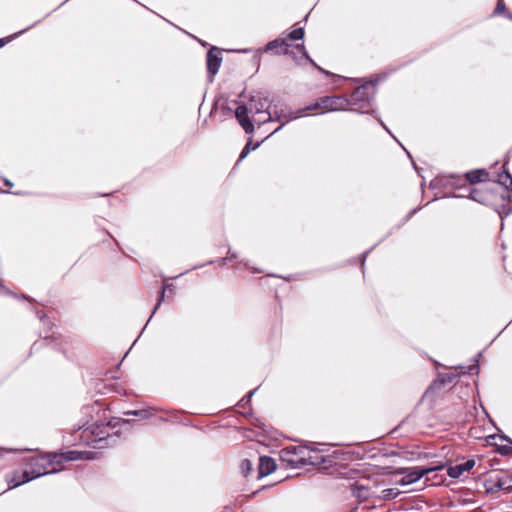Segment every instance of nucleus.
Instances as JSON below:
<instances>
[{"instance_id":"7ed1b4c3","label":"nucleus","mask_w":512,"mask_h":512,"mask_svg":"<svg viewBox=\"0 0 512 512\" xmlns=\"http://www.w3.org/2000/svg\"><path fill=\"white\" fill-rule=\"evenodd\" d=\"M58 454H49L32 457L29 465L31 466L32 477L37 478L45 474L55 473L60 470L57 464Z\"/></svg>"},{"instance_id":"a211bd4d","label":"nucleus","mask_w":512,"mask_h":512,"mask_svg":"<svg viewBox=\"0 0 512 512\" xmlns=\"http://www.w3.org/2000/svg\"><path fill=\"white\" fill-rule=\"evenodd\" d=\"M504 9H505V5H504L503 0H499L497 3V6H496L495 12L500 13V12L504 11Z\"/></svg>"},{"instance_id":"4468645a","label":"nucleus","mask_w":512,"mask_h":512,"mask_svg":"<svg viewBox=\"0 0 512 512\" xmlns=\"http://www.w3.org/2000/svg\"><path fill=\"white\" fill-rule=\"evenodd\" d=\"M304 37V29L303 28H297L291 31L288 35V38L290 40H300Z\"/></svg>"},{"instance_id":"dca6fc26","label":"nucleus","mask_w":512,"mask_h":512,"mask_svg":"<svg viewBox=\"0 0 512 512\" xmlns=\"http://www.w3.org/2000/svg\"><path fill=\"white\" fill-rule=\"evenodd\" d=\"M507 180L510 181L509 189L512 190V178H511V176L508 173H504V174L499 176V182L501 184L505 185V186H507V183H506Z\"/></svg>"},{"instance_id":"cd10ccee","label":"nucleus","mask_w":512,"mask_h":512,"mask_svg":"<svg viewBox=\"0 0 512 512\" xmlns=\"http://www.w3.org/2000/svg\"><path fill=\"white\" fill-rule=\"evenodd\" d=\"M381 125H382V127H383L384 129H386V130L388 131V129L386 128L385 124L381 123Z\"/></svg>"},{"instance_id":"aec40b11","label":"nucleus","mask_w":512,"mask_h":512,"mask_svg":"<svg viewBox=\"0 0 512 512\" xmlns=\"http://www.w3.org/2000/svg\"><path fill=\"white\" fill-rule=\"evenodd\" d=\"M250 153V151H248V149H243L241 154H240V160L241 159H244L248 154Z\"/></svg>"},{"instance_id":"6ab92c4d","label":"nucleus","mask_w":512,"mask_h":512,"mask_svg":"<svg viewBox=\"0 0 512 512\" xmlns=\"http://www.w3.org/2000/svg\"><path fill=\"white\" fill-rule=\"evenodd\" d=\"M164 293H165V290L163 289V290L161 291L160 298H159V300H158V302H157V304H156V306H155V308H154L153 313H155V311H156V310H157V308L159 307V305H160V303H161V301H162V299H163V297H164Z\"/></svg>"},{"instance_id":"f8f14e48","label":"nucleus","mask_w":512,"mask_h":512,"mask_svg":"<svg viewBox=\"0 0 512 512\" xmlns=\"http://www.w3.org/2000/svg\"><path fill=\"white\" fill-rule=\"evenodd\" d=\"M487 177L488 173L485 170H474L466 174V178L471 184L481 182Z\"/></svg>"},{"instance_id":"f03ea898","label":"nucleus","mask_w":512,"mask_h":512,"mask_svg":"<svg viewBox=\"0 0 512 512\" xmlns=\"http://www.w3.org/2000/svg\"><path fill=\"white\" fill-rule=\"evenodd\" d=\"M347 101L341 97L336 96H325L317 99L315 102L310 105L299 109L295 112H291L289 116L286 118V122L291 120L316 113H325L330 111L342 110L345 108Z\"/></svg>"},{"instance_id":"ddd939ff","label":"nucleus","mask_w":512,"mask_h":512,"mask_svg":"<svg viewBox=\"0 0 512 512\" xmlns=\"http://www.w3.org/2000/svg\"><path fill=\"white\" fill-rule=\"evenodd\" d=\"M502 199L507 201V204L503 206L502 210L499 211L501 217L503 214L507 215L512 212V204L509 193L505 192V194L502 195Z\"/></svg>"},{"instance_id":"423d86ee","label":"nucleus","mask_w":512,"mask_h":512,"mask_svg":"<svg viewBox=\"0 0 512 512\" xmlns=\"http://www.w3.org/2000/svg\"><path fill=\"white\" fill-rule=\"evenodd\" d=\"M475 466V460L469 459L462 464L449 467L447 473L452 478H459L464 472L470 471Z\"/></svg>"},{"instance_id":"5701e85b","label":"nucleus","mask_w":512,"mask_h":512,"mask_svg":"<svg viewBox=\"0 0 512 512\" xmlns=\"http://www.w3.org/2000/svg\"><path fill=\"white\" fill-rule=\"evenodd\" d=\"M132 414H134V415H142V414H144L146 416L147 412H144V411H134Z\"/></svg>"},{"instance_id":"6e6552de","label":"nucleus","mask_w":512,"mask_h":512,"mask_svg":"<svg viewBox=\"0 0 512 512\" xmlns=\"http://www.w3.org/2000/svg\"><path fill=\"white\" fill-rule=\"evenodd\" d=\"M276 469V463L274 459L263 456L259 459V476H267Z\"/></svg>"},{"instance_id":"f257e3e1","label":"nucleus","mask_w":512,"mask_h":512,"mask_svg":"<svg viewBox=\"0 0 512 512\" xmlns=\"http://www.w3.org/2000/svg\"><path fill=\"white\" fill-rule=\"evenodd\" d=\"M250 112L253 113V114H259V113H262V112H266L268 114V118L267 119H264V120H257L255 119V122L258 124V125H261V124H264L266 122H269V121H281V120H284L283 124L281 126H279L276 130H274L272 132L275 133L277 131H279L281 129V127L287 123L286 122V118L289 116L286 115V114H280V115H276L275 117L272 115V113L268 110V101L266 98H257L256 97H252L251 98V101H250ZM248 113H249V110L246 106L244 105H240L236 108V111H235V117L236 119L238 120L239 124L241 125V127L244 129V131L246 133H252L254 131V126H253V123L252 121L249 119L248 117Z\"/></svg>"},{"instance_id":"20e7f679","label":"nucleus","mask_w":512,"mask_h":512,"mask_svg":"<svg viewBox=\"0 0 512 512\" xmlns=\"http://www.w3.org/2000/svg\"><path fill=\"white\" fill-rule=\"evenodd\" d=\"M441 468H442V466L429 467V468L412 467V468L406 469L403 477L398 481V483L402 486L415 483L416 481H418L419 479H421L423 476L427 475L428 473L439 470Z\"/></svg>"},{"instance_id":"4be33fe9","label":"nucleus","mask_w":512,"mask_h":512,"mask_svg":"<svg viewBox=\"0 0 512 512\" xmlns=\"http://www.w3.org/2000/svg\"><path fill=\"white\" fill-rule=\"evenodd\" d=\"M470 197H471L473 200L480 201V199L478 198V195H476V193H475V192H472Z\"/></svg>"},{"instance_id":"393cba45","label":"nucleus","mask_w":512,"mask_h":512,"mask_svg":"<svg viewBox=\"0 0 512 512\" xmlns=\"http://www.w3.org/2000/svg\"><path fill=\"white\" fill-rule=\"evenodd\" d=\"M294 449V452L296 453L297 451H299V453H302L303 452V448H293Z\"/></svg>"},{"instance_id":"bb28decb","label":"nucleus","mask_w":512,"mask_h":512,"mask_svg":"<svg viewBox=\"0 0 512 512\" xmlns=\"http://www.w3.org/2000/svg\"><path fill=\"white\" fill-rule=\"evenodd\" d=\"M254 393V391L252 392H249V395L247 396L248 400L251 398L252 394Z\"/></svg>"},{"instance_id":"b1692460","label":"nucleus","mask_w":512,"mask_h":512,"mask_svg":"<svg viewBox=\"0 0 512 512\" xmlns=\"http://www.w3.org/2000/svg\"><path fill=\"white\" fill-rule=\"evenodd\" d=\"M384 493H386L385 496L388 497V496L392 495V489L385 490Z\"/></svg>"},{"instance_id":"2eb2a0df","label":"nucleus","mask_w":512,"mask_h":512,"mask_svg":"<svg viewBox=\"0 0 512 512\" xmlns=\"http://www.w3.org/2000/svg\"><path fill=\"white\" fill-rule=\"evenodd\" d=\"M295 48H296L297 50H299V52L302 54V56H303L306 60H308V61H310L311 63H313V64H314L313 60L309 57V55H308V53H307V51H306V49H305V46H304L303 44H298V45H296V46H295Z\"/></svg>"},{"instance_id":"c85d7f7f","label":"nucleus","mask_w":512,"mask_h":512,"mask_svg":"<svg viewBox=\"0 0 512 512\" xmlns=\"http://www.w3.org/2000/svg\"><path fill=\"white\" fill-rule=\"evenodd\" d=\"M2 46H3V41H2V40H0V47H2Z\"/></svg>"},{"instance_id":"1a4fd4ad","label":"nucleus","mask_w":512,"mask_h":512,"mask_svg":"<svg viewBox=\"0 0 512 512\" xmlns=\"http://www.w3.org/2000/svg\"><path fill=\"white\" fill-rule=\"evenodd\" d=\"M276 50L278 54H291L289 50V44L285 39H276L271 41L266 46V51Z\"/></svg>"},{"instance_id":"0eeeda50","label":"nucleus","mask_w":512,"mask_h":512,"mask_svg":"<svg viewBox=\"0 0 512 512\" xmlns=\"http://www.w3.org/2000/svg\"><path fill=\"white\" fill-rule=\"evenodd\" d=\"M372 90H373L372 84H365V85L357 87L351 95L352 101L358 102V101L368 100L373 94Z\"/></svg>"},{"instance_id":"f3484780","label":"nucleus","mask_w":512,"mask_h":512,"mask_svg":"<svg viewBox=\"0 0 512 512\" xmlns=\"http://www.w3.org/2000/svg\"><path fill=\"white\" fill-rule=\"evenodd\" d=\"M251 466V462L247 459L243 460L240 465L241 470L244 474H247L251 470Z\"/></svg>"},{"instance_id":"a878e982","label":"nucleus","mask_w":512,"mask_h":512,"mask_svg":"<svg viewBox=\"0 0 512 512\" xmlns=\"http://www.w3.org/2000/svg\"><path fill=\"white\" fill-rule=\"evenodd\" d=\"M319 70H320L322 73H324L325 75H329V74H330L328 71H326V70H324V69H322V68H319Z\"/></svg>"},{"instance_id":"412c9836","label":"nucleus","mask_w":512,"mask_h":512,"mask_svg":"<svg viewBox=\"0 0 512 512\" xmlns=\"http://www.w3.org/2000/svg\"><path fill=\"white\" fill-rule=\"evenodd\" d=\"M257 147H258V144L252 147L251 142H248L244 148L248 149V151H251V150L256 149Z\"/></svg>"},{"instance_id":"9b49d317","label":"nucleus","mask_w":512,"mask_h":512,"mask_svg":"<svg viewBox=\"0 0 512 512\" xmlns=\"http://www.w3.org/2000/svg\"><path fill=\"white\" fill-rule=\"evenodd\" d=\"M221 58L212 50L207 53V69L211 77H213L219 70Z\"/></svg>"},{"instance_id":"39448f33","label":"nucleus","mask_w":512,"mask_h":512,"mask_svg":"<svg viewBox=\"0 0 512 512\" xmlns=\"http://www.w3.org/2000/svg\"><path fill=\"white\" fill-rule=\"evenodd\" d=\"M58 457L59 458L56 460H57V464L59 465V468L61 469V464L64 461H73V460H78V459H93L94 453L91 451H83V452L68 451V452L60 454V455L58 454Z\"/></svg>"},{"instance_id":"9d476101","label":"nucleus","mask_w":512,"mask_h":512,"mask_svg":"<svg viewBox=\"0 0 512 512\" xmlns=\"http://www.w3.org/2000/svg\"><path fill=\"white\" fill-rule=\"evenodd\" d=\"M32 479H34V477H32V474L30 471L16 472V473H14L12 478L10 480H8L9 488L17 487V486L24 484Z\"/></svg>"}]
</instances>
